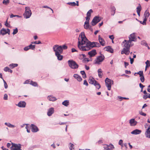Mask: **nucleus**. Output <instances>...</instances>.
Wrapping results in <instances>:
<instances>
[{
    "mask_svg": "<svg viewBox=\"0 0 150 150\" xmlns=\"http://www.w3.org/2000/svg\"><path fill=\"white\" fill-rule=\"evenodd\" d=\"M123 43H124V48H125L129 49L130 46H132L131 45V42L129 40H125L123 42Z\"/></svg>",
    "mask_w": 150,
    "mask_h": 150,
    "instance_id": "nucleus-12",
    "label": "nucleus"
},
{
    "mask_svg": "<svg viewBox=\"0 0 150 150\" xmlns=\"http://www.w3.org/2000/svg\"><path fill=\"white\" fill-rule=\"evenodd\" d=\"M136 9L137 12H140L142 10V7L140 4H139V6Z\"/></svg>",
    "mask_w": 150,
    "mask_h": 150,
    "instance_id": "nucleus-39",
    "label": "nucleus"
},
{
    "mask_svg": "<svg viewBox=\"0 0 150 150\" xmlns=\"http://www.w3.org/2000/svg\"><path fill=\"white\" fill-rule=\"evenodd\" d=\"M47 99L50 101H55L57 100L56 97L51 96H48Z\"/></svg>",
    "mask_w": 150,
    "mask_h": 150,
    "instance_id": "nucleus-28",
    "label": "nucleus"
},
{
    "mask_svg": "<svg viewBox=\"0 0 150 150\" xmlns=\"http://www.w3.org/2000/svg\"><path fill=\"white\" fill-rule=\"evenodd\" d=\"M9 3V0H4L3 2V4L7 5Z\"/></svg>",
    "mask_w": 150,
    "mask_h": 150,
    "instance_id": "nucleus-45",
    "label": "nucleus"
},
{
    "mask_svg": "<svg viewBox=\"0 0 150 150\" xmlns=\"http://www.w3.org/2000/svg\"><path fill=\"white\" fill-rule=\"evenodd\" d=\"M105 85L108 88V89L110 91L111 90V85L113 83V81L108 78L105 80Z\"/></svg>",
    "mask_w": 150,
    "mask_h": 150,
    "instance_id": "nucleus-6",
    "label": "nucleus"
},
{
    "mask_svg": "<svg viewBox=\"0 0 150 150\" xmlns=\"http://www.w3.org/2000/svg\"><path fill=\"white\" fill-rule=\"evenodd\" d=\"M69 101L68 100H65L62 102V104L66 106H67L69 105Z\"/></svg>",
    "mask_w": 150,
    "mask_h": 150,
    "instance_id": "nucleus-33",
    "label": "nucleus"
},
{
    "mask_svg": "<svg viewBox=\"0 0 150 150\" xmlns=\"http://www.w3.org/2000/svg\"><path fill=\"white\" fill-rule=\"evenodd\" d=\"M109 38H110V39L112 40H113L114 38L113 36V35H110L109 36Z\"/></svg>",
    "mask_w": 150,
    "mask_h": 150,
    "instance_id": "nucleus-61",
    "label": "nucleus"
},
{
    "mask_svg": "<svg viewBox=\"0 0 150 150\" xmlns=\"http://www.w3.org/2000/svg\"><path fill=\"white\" fill-rule=\"evenodd\" d=\"M57 46H54L53 47V49L55 52L56 56L57 57V59L59 60H61L62 59L63 57L60 54L62 53V50L60 46L57 47V50L56 49Z\"/></svg>",
    "mask_w": 150,
    "mask_h": 150,
    "instance_id": "nucleus-2",
    "label": "nucleus"
},
{
    "mask_svg": "<svg viewBox=\"0 0 150 150\" xmlns=\"http://www.w3.org/2000/svg\"><path fill=\"white\" fill-rule=\"evenodd\" d=\"M80 73L82 75V77L83 78L85 79L86 77V74L84 71H80Z\"/></svg>",
    "mask_w": 150,
    "mask_h": 150,
    "instance_id": "nucleus-40",
    "label": "nucleus"
},
{
    "mask_svg": "<svg viewBox=\"0 0 150 150\" xmlns=\"http://www.w3.org/2000/svg\"><path fill=\"white\" fill-rule=\"evenodd\" d=\"M4 70L5 71H8L11 72V73H12L13 72L12 70H11L8 67H5L4 69Z\"/></svg>",
    "mask_w": 150,
    "mask_h": 150,
    "instance_id": "nucleus-35",
    "label": "nucleus"
},
{
    "mask_svg": "<svg viewBox=\"0 0 150 150\" xmlns=\"http://www.w3.org/2000/svg\"><path fill=\"white\" fill-rule=\"evenodd\" d=\"M116 9L115 7H113L111 8V15L113 16L115 13Z\"/></svg>",
    "mask_w": 150,
    "mask_h": 150,
    "instance_id": "nucleus-34",
    "label": "nucleus"
},
{
    "mask_svg": "<svg viewBox=\"0 0 150 150\" xmlns=\"http://www.w3.org/2000/svg\"><path fill=\"white\" fill-rule=\"evenodd\" d=\"M98 40L100 44L103 46L105 45V42L104 39L100 37V35L98 36Z\"/></svg>",
    "mask_w": 150,
    "mask_h": 150,
    "instance_id": "nucleus-17",
    "label": "nucleus"
},
{
    "mask_svg": "<svg viewBox=\"0 0 150 150\" xmlns=\"http://www.w3.org/2000/svg\"><path fill=\"white\" fill-rule=\"evenodd\" d=\"M137 74H139L140 76H141L143 75V71H139L138 72Z\"/></svg>",
    "mask_w": 150,
    "mask_h": 150,
    "instance_id": "nucleus-52",
    "label": "nucleus"
},
{
    "mask_svg": "<svg viewBox=\"0 0 150 150\" xmlns=\"http://www.w3.org/2000/svg\"><path fill=\"white\" fill-rule=\"evenodd\" d=\"M25 128L27 129V132L28 133L30 132V130L29 129H28V127L27 125H26Z\"/></svg>",
    "mask_w": 150,
    "mask_h": 150,
    "instance_id": "nucleus-60",
    "label": "nucleus"
},
{
    "mask_svg": "<svg viewBox=\"0 0 150 150\" xmlns=\"http://www.w3.org/2000/svg\"><path fill=\"white\" fill-rule=\"evenodd\" d=\"M105 57L103 55L101 54V55L98 56L96 59L95 60V64H100L104 60Z\"/></svg>",
    "mask_w": 150,
    "mask_h": 150,
    "instance_id": "nucleus-8",
    "label": "nucleus"
},
{
    "mask_svg": "<svg viewBox=\"0 0 150 150\" xmlns=\"http://www.w3.org/2000/svg\"><path fill=\"white\" fill-rule=\"evenodd\" d=\"M143 98L145 100H146L147 98H150V94L147 93L146 95H144Z\"/></svg>",
    "mask_w": 150,
    "mask_h": 150,
    "instance_id": "nucleus-36",
    "label": "nucleus"
},
{
    "mask_svg": "<svg viewBox=\"0 0 150 150\" xmlns=\"http://www.w3.org/2000/svg\"><path fill=\"white\" fill-rule=\"evenodd\" d=\"M141 132V131L140 130L136 129L132 132L131 134H139Z\"/></svg>",
    "mask_w": 150,
    "mask_h": 150,
    "instance_id": "nucleus-23",
    "label": "nucleus"
},
{
    "mask_svg": "<svg viewBox=\"0 0 150 150\" xmlns=\"http://www.w3.org/2000/svg\"><path fill=\"white\" fill-rule=\"evenodd\" d=\"M140 77V79L142 83L144 82V81L145 79L143 75Z\"/></svg>",
    "mask_w": 150,
    "mask_h": 150,
    "instance_id": "nucleus-46",
    "label": "nucleus"
},
{
    "mask_svg": "<svg viewBox=\"0 0 150 150\" xmlns=\"http://www.w3.org/2000/svg\"><path fill=\"white\" fill-rule=\"evenodd\" d=\"M93 12L92 9H90L87 13L86 17V21H89L90 19V17L91 16V13Z\"/></svg>",
    "mask_w": 150,
    "mask_h": 150,
    "instance_id": "nucleus-18",
    "label": "nucleus"
},
{
    "mask_svg": "<svg viewBox=\"0 0 150 150\" xmlns=\"http://www.w3.org/2000/svg\"><path fill=\"white\" fill-rule=\"evenodd\" d=\"M103 148L105 149L110 150L113 149L114 148V147L112 144H110L109 145L107 144L104 145Z\"/></svg>",
    "mask_w": 150,
    "mask_h": 150,
    "instance_id": "nucleus-13",
    "label": "nucleus"
},
{
    "mask_svg": "<svg viewBox=\"0 0 150 150\" xmlns=\"http://www.w3.org/2000/svg\"><path fill=\"white\" fill-rule=\"evenodd\" d=\"M69 66L71 69H77L79 67V65L76 62L73 60H69L68 61Z\"/></svg>",
    "mask_w": 150,
    "mask_h": 150,
    "instance_id": "nucleus-5",
    "label": "nucleus"
},
{
    "mask_svg": "<svg viewBox=\"0 0 150 150\" xmlns=\"http://www.w3.org/2000/svg\"><path fill=\"white\" fill-rule=\"evenodd\" d=\"M95 42H91L89 41V42L86 45L85 49H83L84 51H86L89 50L92 48L95 47Z\"/></svg>",
    "mask_w": 150,
    "mask_h": 150,
    "instance_id": "nucleus-7",
    "label": "nucleus"
},
{
    "mask_svg": "<svg viewBox=\"0 0 150 150\" xmlns=\"http://www.w3.org/2000/svg\"><path fill=\"white\" fill-rule=\"evenodd\" d=\"M33 44H31L29 46H27L24 48V50L25 51H27L29 49L34 50L35 47V45H33Z\"/></svg>",
    "mask_w": 150,
    "mask_h": 150,
    "instance_id": "nucleus-14",
    "label": "nucleus"
},
{
    "mask_svg": "<svg viewBox=\"0 0 150 150\" xmlns=\"http://www.w3.org/2000/svg\"><path fill=\"white\" fill-rule=\"evenodd\" d=\"M122 143H123L122 140V139L120 140L118 142L119 144L121 145V146H122L123 145Z\"/></svg>",
    "mask_w": 150,
    "mask_h": 150,
    "instance_id": "nucleus-54",
    "label": "nucleus"
},
{
    "mask_svg": "<svg viewBox=\"0 0 150 150\" xmlns=\"http://www.w3.org/2000/svg\"><path fill=\"white\" fill-rule=\"evenodd\" d=\"M125 73L127 74H130L131 73V72L130 71L126 70L125 71Z\"/></svg>",
    "mask_w": 150,
    "mask_h": 150,
    "instance_id": "nucleus-59",
    "label": "nucleus"
},
{
    "mask_svg": "<svg viewBox=\"0 0 150 150\" xmlns=\"http://www.w3.org/2000/svg\"><path fill=\"white\" fill-rule=\"evenodd\" d=\"M145 64H146V66L145 71H146L147 70V68L149 67H150V61L147 60L145 62Z\"/></svg>",
    "mask_w": 150,
    "mask_h": 150,
    "instance_id": "nucleus-32",
    "label": "nucleus"
},
{
    "mask_svg": "<svg viewBox=\"0 0 150 150\" xmlns=\"http://www.w3.org/2000/svg\"><path fill=\"white\" fill-rule=\"evenodd\" d=\"M78 47L79 49L84 51L86 45L89 42V40L86 37L84 32H82L80 34L78 38Z\"/></svg>",
    "mask_w": 150,
    "mask_h": 150,
    "instance_id": "nucleus-1",
    "label": "nucleus"
},
{
    "mask_svg": "<svg viewBox=\"0 0 150 150\" xmlns=\"http://www.w3.org/2000/svg\"><path fill=\"white\" fill-rule=\"evenodd\" d=\"M25 105L26 103L24 101H20L18 104V106L20 107H25Z\"/></svg>",
    "mask_w": 150,
    "mask_h": 150,
    "instance_id": "nucleus-24",
    "label": "nucleus"
},
{
    "mask_svg": "<svg viewBox=\"0 0 150 150\" xmlns=\"http://www.w3.org/2000/svg\"><path fill=\"white\" fill-rule=\"evenodd\" d=\"M74 77L79 81H81L82 80V79L81 77L78 74H74Z\"/></svg>",
    "mask_w": 150,
    "mask_h": 150,
    "instance_id": "nucleus-25",
    "label": "nucleus"
},
{
    "mask_svg": "<svg viewBox=\"0 0 150 150\" xmlns=\"http://www.w3.org/2000/svg\"><path fill=\"white\" fill-rule=\"evenodd\" d=\"M145 135L147 138H150V131H146L145 133Z\"/></svg>",
    "mask_w": 150,
    "mask_h": 150,
    "instance_id": "nucleus-37",
    "label": "nucleus"
},
{
    "mask_svg": "<svg viewBox=\"0 0 150 150\" xmlns=\"http://www.w3.org/2000/svg\"><path fill=\"white\" fill-rule=\"evenodd\" d=\"M98 76L100 78H101L103 75V74L102 73V71L101 69H98Z\"/></svg>",
    "mask_w": 150,
    "mask_h": 150,
    "instance_id": "nucleus-30",
    "label": "nucleus"
},
{
    "mask_svg": "<svg viewBox=\"0 0 150 150\" xmlns=\"http://www.w3.org/2000/svg\"><path fill=\"white\" fill-rule=\"evenodd\" d=\"M95 47H98L100 46V45L97 42H95Z\"/></svg>",
    "mask_w": 150,
    "mask_h": 150,
    "instance_id": "nucleus-50",
    "label": "nucleus"
},
{
    "mask_svg": "<svg viewBox=\"0 0 150 150\" xmlns=\"http://www.w3.org/2000/svg\"><path fill=\"white\" fill-rule=\"evenodd\" d=\"M76 2L77 3V4H76L75 2H69L67 3V4L69 5H71L72 6H74L76 5L77 6H79V1H76Z\"/></svg>",
    "mask_w": 150,
    "mask_h": 150,
    "instance_id": "nucleus-27",
    "label": "nucleus"
},
{
    "mask_svg": "<svg viewBox=\"0 0 150 150\" xmlns=\"http://www.w3.org/2000/svg\"><path fill=\"white\" fill-rule=\"evenodd\" d=\"M129 123L131 126H134L137 125V122L134 119H132L129 120Z\"/></svg>",
    "mask_w": 150,
    "mask_h": 150,
    "instance_id": "nucleus-21",
    "label": "nucleus"
},
{
    "mask_svg": "<svg viewBox=\"0 0 150 150\" xmlns=\"http://www.w3.org/2000/svg\"><path fill=\"white\" fill-rule=\"evenodd\" d=\"M144 18H146V19H147L148 17L150 15V13L149 12V11L147 10H146L144 12Z\"/></svg>",
    "mask_w": 150,
    "mask_h": 150,
    "instance_id": "nucleus-26",
    "label": "nucleus"
},
{
    "mask_svg": "<svg viewBox=\"0 0 150 150\" xmlns=\"http://www.w3.org/2000/svg\"><path fill=\"white\" fill-rule=\"evenodd\" d=\"M83 84L86 85V86H88V83L86 80H85L84 81Z\"/></svg>",
    "mask_w": 150,
    "mask_h": 150,
    "instance_id": "nucleus-57",
    "label": "nucleus"
},
{
    "mask_svg": "<svg viewBox=\"0 0 150 150\" xmlns=\"http://www.w3.org/2000/svg\"><path fill=\"white\" fill-rule=\"evenodd\" d=\"M101 18L100 17L95 16L93 18L91 22V24L93 26L95 25L97 23L100 21Z\"/></svg>",
    "mask_w": 150,
    "mask_h": 150,
    "instance_id": "nucleus-9",
    "label": "nucleus"
},
{
    "mask_svg": "<svg viewBox=\"0 0 150 150\" xmlns=\"http://www.w3.org/2000/svg\"><path fill=\"white\" fill-rule=\"evenodd\" d=\"M88 81L90 84H93L98 89L100 88L101 86L100 84L93 78L90 77Z\"/></svg>",
    "mask_w": 150,
    "mask_h": 150,
    "instance_id": "nucleus-3",
    "label": "nucleus"
},
{
    "mask_svg": "<svg viewBox=\"0 0 150 150\" xmlns=\"http://www.w3.org/2000/svg\"><path fill=\"white\" fill-rule=\"evenodd\" d=\"M147 91L150 93V85H149L148 86V88H147Z\"/></svg>",
    "mask_w": 150,
    "mask_h": 150,
    "instance_id": "nucleus-64",
    "label": "nucleus"
},
{
    "mask_svg": "<svg viewBox=\"0 0 150 150\" xmlns=\"http://www.w3.org/2000/svg\"><path fill=\"white\" fill-rule=\"evenodd\" d=\"M5 124L10 127H13L14 126V125L11 124L10 123H7V122H5Z\"/></svg>",
    "mask_w": 150,
    "mask_h": 150,
    "instance_id": "nucleus-43",
    "label": "nucleus"
},
{
    "mask_svg": "<svg viewBox=\"0 0 150 150\" xmlns=\"http://www.w3.org/2000/svg\"><path fill=\"white\" fill-rule=\"evenodd\" d=\"M140 87L141 88V89H143V88L144 87V86H143L142 83H140L139 84Z\"/></svg>",
    "mask_w": 150,
    "mask_h": 150,
    "instance_id": "nucleus-62",
    "label": "nucleus"
},
{
    "mask_svg": "<svg viewBox=\"0 0 150 150\" xmlns=\"http://www.w3.org/2000/svg\"><path fill=\"white\" fill-rule=\"evenodd\" d=\"M25 9V11L23 14V16L26 19L29 18L32 15V12L29 7H26Z\"/></svg>",
    "mask_w": 150,
    "mask_h": 150,
    "instance_id": "nucleus-4",
    "label": "nucleus"
},
{
    "mask_svg": "<svg viewBox=\"0 0 150 150\" xmlns=\"http://www.w3.org/2000/svg\"><path fill=\"white\" fill-rule=\"evenodd\" d=\"M140 114L144 116H146V113H144L143 112H141L140 113Z\"/></svg>",
    "mask_w": 150,
    "mask_h": 150,
    "instance_id": "nucleus-63",
    "label": "nucleus"
},
{
    "mask_svg": "<svg viewBox=\"0 0 150 150\" xmlns=\"http://www.w3.org/2000/svg\"><path fill=\"white\" fill-rule=\"evenodd\" d=\"M54 46H57V47L56 48V49L57 50V47H59V46H60L61 47V48L62 50V52L63 51V49H64V50H66V49H67V46L66 45H62V46H59L58 45H55Z\"/></svg>",
    "mask_w": 150,
    "mask_h": 150,
    "instance_id": "nucleus-31",
    "label": "nucleus"
},
{
    "mask_svg": "<svg viewBox=\"0 0 150 150\" xmlns=\"http://www.w3.org/2000/svg\"><path fill=\"white\" fill-rule=\"evenodd\" d=\"M12 146L11 150H21L20 144L12 143Z\"/></svg>",
    "mask_w": 150,
    "mask_h": 150,
    "instance_id": "nucleus-10",
    "label": "nucleus"
},
{
    "mask_svg": "<svg viewBox=\"0 0 150 150\" xmlns=\"http://www.w3.org/2000/svg\"><path fill=\"white\" fill-rule=\"evenodd\" d=\"M129 59H130V63L132 64L134 62V59L133 58H132L131 57H129Z\"/></svg>",
    "mask_w": 150,
    "mask_h": 150,
    "instance_id": "nucleus-58",
    "label": "nucleus"
},
{
    "mask_svg": "<svg viewBox=\"0 0 150 150\" xmlns=\"http://www.w3.org/2000/svg\"><path fill=\"white\" fill-rule=\"evenodd\" d=\"M8 18L7 19L6 21V22L5 23V25L6 26V27H9L10 26V25L8 23Z\"/></svg>",
    "mask_w": 150,
    "mask_h": 150,
    "instance_id": "nucleus-56",
    "label": "nucleus"
},
{
    "mask_svg": "<svg viewBox=\"0 0 150 150\" xmlns=\"http://www.w3.org/2000/svg\"><path fill=\"white\" fill-rule=\"evenodd\" d=\"M30 84L34 86H38V84L36 82H33L32 81H31Z\"/></svg>",
    "mask_w": 150,
    "mask_h": 150,
    "instance_id": "nucleus-41",
    "label": "nucleus"
},
{
    "mask_svg": "<svg viewBox=\"0 0 150 150\" xmlns=\"http://www.w3.org/2000/svg\"><path fill=\"white\" fill-rule=\"evenodd\" d=\"M10 30L9 29L6 30L4 28H3L1 30L0 34L2 35H4L7 33H8L9 35H10Z\"/></svg>",
    "mask_w": 150,
    "mask_h": 150,
    "instance_id": "nucleus-15",
    "label": "nucleus"
},
{
    "mask_svg": "<svg viewBox=\"0 0 150 150\" xmlns=\"http://www.w3.org/2000/svg\"><path fill=\"white\" fill-rule=\"evenodd\" d=\"M88 54L91 57L94 56L96 54V50H93L89 52Z\"/></svg>",
    "mask_w": 150,
    "mask_h": 150,
    "instance_id": "nucleus-19",
    "label": "nucleus"
},
{
    "mask_svg": "<svg viewBox=\"0 0 150 150\" xmlns=\"http://www.w3.org/2000/svg\"><path fill=\"white\" fill-rule=\"evenodd\" d=\"M4 99L5 100H7L8 99V96L6 94H4Z\"/></svg>",
    "mask_w": 150,
    "mask_h": 150,
    "instance_id": "nucleus-55",
    "label": "nucleus"
},
{
    "mask_svg": "<svg viewBox=\"0 0 150 150\" xmlns=\"http://www.w3.org/2000/svg\"><path fill=\"white\" fill-rule=\"evenodd\" d=\"M147 20L146 18H144V20L143 22H142V23H141L143 25H145L146 24V22L147 21Z\"/></svg>",
    "mask_w": 150,
    "mask_h": 150,
    "instance_id": "nucleus-51",
    "label": "nucleus"
},
{
    "mask_svg": "<svg viewBox=\"0 0 150 150\" xmlns=\"http://www.w3.org/2000/svg\"><path fill=\"white\" fill-rule=\"evenodd\" d=\"M31 130L33 132H36L38 131L37 127L33 124H31Z\"/></svg>",
    "mask_w": 150,
    "mask_h": 150,
    "instance_id": "nucleus-20",
    "label": "nucleus"
},
{
    "mask_svg": "<svg viewBox=\"0 0 150 150\" xmlns=\"http://www.w3.org/2000/svg\"><path fill=\"white\" fill-rule=\"evenodd\" d=\"M41 42L40 41H38L33 42H31L32 44H41Z\"/></svg>",
    "mask_w": 150,
    "mask_h": 150,
    "instance_id": "nucleus-47",
    "label": "nucleus"
},
{
    "mask_svg": "<svg viewBox=\"0 0 150 150\" xmlns=\"http://www.w3.org/2000/svg\"><path fill=\"white\" fill-rule=\"evenodd\" d=\"M18 64H11L9 65V67L11 69L13 68L14 67H17Z\"/></svg>",
    "mask_w": 150,
    "mask_h": 150,
    "instance_id": "nucleus-38",
    "label": "nucleus"
},
{
    "mask_svg": "<svg viewBox=\"0 0 150 150\" xmlns=\"http://www.w3.org/2000/svg\"><path fill=\"white\" fill-rule=\"evenodd\" d=\"M54 108H51L48 110L47 112V115L48 116H51L54 112Z\"/></svg>",
    "mask_w": 150,
    "mask_h": 150,
    "instance_id": "nucleus-22",
    "label": "nucleus"
},
{
    "mask_svg": "<svg viewBox=\"0 0 150 150\" xmlns=\"http://www.w3.org/2000/svg\"><path fill=\"white\" fill-rule=\"evenodd\" d=\"M18 32V30L17 28H16L15 29L13 30V35H15Z\"/></svg>",
    "mask_w": 150,
    "mask_h": 150,
    "instance_id": "nucleus-49",
    "label": "nucleus"
},
{
    "mask_svg": "<svg viewBox=\"0 0 150 150\" xmlns=\"http://www.w3.org/2000/svg\"><path fill=\"white\" fill-rule=\"evenodd\" d=\"M89 21L87 20H86V21L85 22L84 27L85 29H88L89 28Z\"/></svg>",
    "mask_w": 150,
    "mask_h": 150,
    "instance_id": "nucleus-29",
    "label": "nucleus"
},
{
    "mask_svg": "<svg viewBox=\"0 0 150 150\" xmlns=\"http://www.w3.org/2000/svg\"><path fill=\"white\" fill-rule=\"evenodd\" d=\"M129 41L131 42L132 41H136L137 38L135 33H132L129 36Z\"/></svg>",
    "mask_w": 150,
    "mask_h": 150,
    "instance_id": "nucleus-11",
    "label": "nucleus"
},
{
    "mask_svg": "<svg viewBox=\"0 0 150 150\" xmlns=\"http://www.w3.org/2000/svg\"><path fill=\"white\" fill-rule=\"evenodd\" d=\"M70 146L69 149L70 150H74V145L71 143H70Z\"/></svg>",
    "mask_w": 150,
    "mask_h": 150,
    "instance_id": "nucleus-44",
    "label": "nucleus"
},
{
    "mask_svg": "<svg viewBox=\"0 0 150 150\" xmlns=\"http://www.w3.org/2000/svg\"><path fill=\"white\" fill-rule=\"evenodd\" d=\"M89 60L88 59V58H84V59L83 60V61L85 62H89Z\"/></svg>",
    "mask_w": 150,
    "mask_h": 150,
    "instance_id": "nucleus-53",
    "label": "nucleus"
},
{
    "mask_svg": "<svg viewBox=\"0 0 150 150\" xmlns=\"http://www.w3.org/2000/svg\"><path fill=\"white\" fill-rule=\"evenodd\" d=\"M86 57V55L84 54H80L79 58L80 59H83Z\"/></svg>",
    "mask_w": 150,
    "mask_h": 150,
    "instance_id": "nucleus-42",
    "label": "nucleus"
},
{
    "mask_svg": "<svg viewBox=\"0 0 150 150\" xmlns=\"http://www.w3.org/2000/svg\"><path fill=\"white\" fill-rule=\"evenodd\" d=\"M3 80L4 82V87L6 89L8 88V85L5 81L4 79H3Z\"/></svg>",
    "mask_w": 150,
    "mask_h": 150,
    "instance_id": "nucleus-48",
    "label": "nucleus"
},
{
    "mask_svg": "<svg viewBox=\"0 0 150 150\" xmlns=\"http://www.w3.org/2000/svg\"><path fill=\"white\" fill-rule=\"evenodd\" d=\"M129 49L124 48L123 50L121 51V54H125L126 55H128L129 54Z\"/></svg>",
    "mask_w": 150,
    "mask_h": 150,
    "instance_id": "nucleus-16",
    "label": "nucleus"
}]
</instances>
